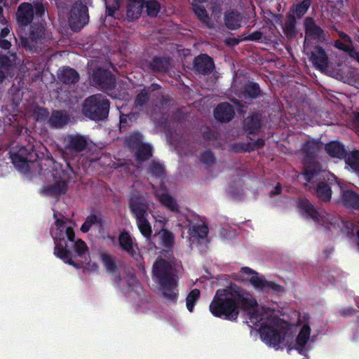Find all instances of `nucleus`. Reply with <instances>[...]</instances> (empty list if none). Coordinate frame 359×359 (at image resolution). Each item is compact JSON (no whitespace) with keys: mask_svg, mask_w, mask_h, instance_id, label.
Wrapping results in <instances>:
<instances>
[{"mask_svg":"<svg viewBox=\"0 0 359 359\" xmlns=\"http://www.w3.org/2000/svg\"><path fill=\"white\" fill-rule=\"evenodd\" d=\"M55 229L51 231V236L54 241V255L76 269L81 268V264L76 263L74 259L72 250L79 257H83L88 251L86 243L81 239L75 240L74 229L72 226H67L66 222L57 218V214L54 213Z\"/></svg>","mask_w":359,"mask_h":359,"instance_id":"nucleus-2","label":"nucleus"},{"mask_svg":"<svg viewBox=\"0 0 359 359\" xmlns=\"http://www.w3.org/2000/svg\"><path fill=\"white\" fill-rule=\"evenodd\" d=\"M34 18V8L30 3H22L18 8L16 19L20 27L31 24Z\"/></svg>","mask_w":359,"mask_h":359,"instance_id":"nucleus-19","label":"nucleus"},{"mask_svg":"<svg viewBox=\"0 0 359 359\" xmlns=\"http://www.w3.org/2000/svg\"><path fill=\"white\" fill-rule=\"evenodd\" d=\"M260 337L267 345L278 349L279 345L285 340V331L283 329L262 323L259 329Z\"/></svg>","mask_w":359,"mask_h":359,"instance_id":"nucleus-10","label":"nucleus"},{"mask_svg":"<svg viewBox=\"0 0 359 359\" xmlns=\"http://www.w3.org/2000/svg\"><path fill=\"white\" fill-rule=\"evenodd\" d=\"M160 203L172 212H180V207L176 200L168 194H163L159 196Z\"/></svg>","mask_w":359,"mask_h":359,"instance_id":"nucleus-41","label":"nucleus"},{"mask_svg":"<svg viewBox=\"0 0 359 359\" xmlns=\"http://www.w3.org/2000/svg\"><path fill=\"white\" fill-rule=\"evenodd\" d=\"M339 313L343 317H348L353 316L355 313V310L352 307H347L340 309Z\"/></svg>","mask_w":359,"mask_h":359,"instance_id":"nucleus-60","label":"nucleus"},{"mask_svg":"<svg viewBox=\"0 0 359 359\" xmlns=\"http://www.w3.org/2000/svg\"><path fill=\"white\" fill-rule=\"evenodd\" d=\"M311 4V0H303L299 3L294 4L290 8V12H292V14H295L297 18L300 19L306 13Z\"/></svg>","mask_w":359,"mask_h":359,"instance_id":"nucleus-42","label":"nucleus"},{"mask_svg":"<svg viewBox=\"0 0 359 359\" xmlns=\"http://www.w3.org/2000/svg\"><path fill=\"white\" fill-rule=\"evenodd\" d=\"M334 46L336 48L348 53V56L351 59L356 60L359 63V52L355 50L353 44H348L338 39L334 41Z\"/></svg>","mask_w":359,"mask_h":359,"instance_id":"nucleus-39","label":"nucleus"},{"mask_svg":"<svg viewBox=\"0 0 359 359\" xmlns=\"http://www.w3.org/2000/svg\"><path fill=\"white\" fill-rule=\"evenodd\" d=\"M296 25V17L294 16V14L290 13L287 16L285 25L283 27V32L287 38L293 39L296 36L297 34Z\"/></svg>","mask_w":359,"mask_h":359,"instance_id":"nucleus-35","label":"nucleus"},{"mask_svg":"<svg viewBox=\"0 0 359 359\" xmlns=\"http://www.w3.org/2000/svg\"><path fill=\"white\" fill-rule=\"evenodd\" d=\"M46 27L43 23H33L30 26L29 36L20 37V45L22 48L30 53L41 51V45L44 40Z\"/></svg>","mask_w":359,"mask_h":359,"instance_id":"nucleus-9","label":"nucleus"},{"mask_svg":"<svg viewBox=\"0 0 359 359\" xmlns=\"http://www.w3.org/2000/svg\"><path fill=\"white\" fill-rule=\"evenodd\" d=\"M160 237L161 240V244L165 248L171 249L172 248L175 236L171 231L167 229H162L160 232Z\"/></svg>","mask_w":359,"mask_h":359,"instance_id":"nucleus-48","label":"nucleus"},{"mask_svg":"<svg viewBox=\"0 0 359 359\" xmlns=\"http://www.w3.org/2000/svg\"><path fill=\"white\" fill-rule=\"evenodd\" d=\"M318 182L316 188V194L318 198L323 202H329L332 198V187L337 185L340 187L341 185L339 179L330 172L323 170L321 168L320 173L313 182H307L310 184Z\"/></svg>","mask_w":359,"mask_h":359,"instance_id":"nucleus-7","label":"nucleus"},{"mask_svg":"<svg viewBox=\"0 0 359 359\" xmlns=\"http://www.w3.org/2000/svg\"><path fill=\"white\" fill-rule=\"evenodd\" d=\"M118 240L121 249L130 257L137 259L140 257L138 248L137 244L134 243L129 232L126 231L121 232Z\"/></svg>","mask_w":359,"mask_h":359,"instance_id":"nucleus-15","label":"nucleus"},{"mask_svg":"<svg viewBox=\"0 0 359 359\" xmlns=\"http://www.w3.org/2000/svg\"><path fill=\"white\" fill-rule=\"evenodd\" d=\"M338 35H339V38L341 39V41H342L348 44H352V39L350 37V36L348 34H347L346 33H345L342 31H340L338 32Z\"/></svg>","mask_w":359,"mask_h":359,"instance_id":"nucleus-63","label":"nucleus"},{"mask_svg":"<svg viewBox=\"0 0 359 359\" xmlns=\"http://www.w3.org/2000/svg\"><path fill=\"white\" fill-rule=\"evenodd\" d=\"M242 271L248 275H252L250 278V284L257 290L264 292V287L266 280L258 276L257 272L252 269L245 266L242 268Z\"/></svg>","mask_w":359,"mask_h":359,"instance_id":"nucleus-32","label":"nucleus"},{"mask_svg":"<svg viewBox=\"0 0 359 359\" xmlns=\"http://www.w3.org/2000/svg\"><path fill=\"white\" fill-rule=\"evenodd\" d=\"M321 145L322 142L320 140L313 139L306 141L302 145V150L304 154L302 175L306 182H313L320 173L322 165L315 158Z\"/></svg>","mask_w":359,"mask_h":359,"instance_id":"nucleus-4","label":"nucleus"},{"mask_svg":"<svg viewBox=\"0 0 359 359\" xmlns=\"http://www.w3.org/2000/svg\"><path fill=\"white\" fill-rule=\"evenodd\" d=\"M13 67L12 60L6 55H0V83L6 78L8 72Z\"/></svg>","mask_w":359,"mask_h":359,"instance_id":"nucleus-43","label":"nucleus"},{"mask_svg":"<svg viewBox=\"0 0 359 359\" xmlns=\"http://www.w3.org/2000/svg\"><path fill=\"white\" fill-rule=\"evenodd\" d=\"M208 227L205 224L193 225L189 229L190 241L194 242L199 238H205L208 234Z\"/></svg>","mask_w":359,"mask_h":359,"instance_id":"nucleus-36","label":"nucleus"},{"mask_svg":"<svg viewBox=\"0 0 359 359\" xmlns=\"http://www.w3.org/2000/svg\"><path fill=\"white\" fill-rule=\"evenodd\" d=\"M55 182L43 188V193L47 196H57L65 194L68 189V183L71 180L70 174L65 170H61L54 175Z\"/></svg>","mask_w":359,"mask_h":359,"instance_id":"nucleus-11","label":"nucleus"},{"mask_svg":"<svg viewBox=\"0 0 359 359\" xmlns=\"http://www.w3.org/2000/svg\"><path fill=\"white\" fill-rule=\"evenodd\" d=\"M243 95L245 97L255 100L262 96V92L257 83L249 81L244 86Z\"/></svg>","mask_w":359,"mask_h":359,"instance_id":"nucleus-38","label":"nucleus"},{"mask_svg":"<svg viewBox=\"0 0 359 359\" xmlns=\"http://www.w3.org/2000/svg\"><path fill=\"white\" fill-rule=\"evenodd\" d=\"M100 257L107 272L112 276V280L114 283L116 285H119L121 281V276L116 262V257L106 253L101 254Z\"/></svg>","mask_w":359,"mask_h":359,"instance_id":"nucleus-16","label":"nucleus"},{"mask_svg":"<svg viewBox=\"0 0 359 359\" xmlns=\"http://www.w3.org/2000/svg\"><path fill=\"white\" fill-rule=\"evenodd\" d=\"M147 172L154 177L163 178L165 176V170L164 165L159 161H151L148 167Z\"/></svg>","mask_w":359,"mask_h":359,"instance_id":"nucleus-40","label":"nucleus"},{"mask_svg":"<svg viewBox=\"0 0 359 359\" xmlns=\"http://www.w3.org/2000/svg\"><path fill=\"white\" fill-rule=\"evenodd\" d=\"M263 34L259 31H255L250 34L248 39L250 41H260L262 39Z\"/></svg>","mask_w":359,"mask_h":359,"instance_id":"nucleus-62","label":"nucleus"},{"mask_svg":"<svg viewBox=\"0 0 359 359\" xmlns=\"http://www.w3.org/2000/svg\"><path fill=\"white\" fill-rule=\"evenodd\" d=\"M106 4V16L112 17L114 16L115 12L119 8V3L118 0H114V4L112 6L108 4L105 2Z\"/></svg>","mask_w":359,"mask_h":359,"instance_id":"nucleus-57","label":"nucleus"},{"mask_svg":"<svg viewBox=\"0 0 359 359\" xmlns=\"http://www.w3.org/2000/svg\"><path fill=\"white\" fill-rule=\"evenodd\" d=\"M200 296V290L196 288L191 290V292L187 294L186 298V306L189 312L194 311V306L197 301L199 299Z\"/></svg>","mask_w":359,"mask_h":359,"instance_id":"nucleus-47","label":"nucleus"},{"mask_svg":"<svg viewBox=\"0 0 359 359\" xmlns=\"http://www.w3.org/2000/svg\"><path fill=\"white\" fill-rule=\"evenodd\" d=\"M93 83L103 90H113L116 87V79L114 74L107 69L97 68L92 74Z\"/></svg>","mask_w":359,"mask_h":359,"instance_id":"nucleus-12","label":"nucleus"},{"mask_svg":"<svg viewBox=\"0 0 359 359\" xmlns=\"http://www.w3.org/2000/svg\"><path fill=\"white\" fill-rule=\"evenodd\" d=\"M201 161L206 165H211L215 163V158L211 151H205L201 155Z\"/></svg>","mask_w":359,"mask_h":359,"instance_id":"nucleus-53","label":"nucleus"},{"mask_svg":"<svg viewBox=\"0 0 359 359\" xmlns=\"http://www.w3.org/2000/svg\"><path fill=\"white\" fill-rule=\"evenodd\" d=\"M152 278L158 285L167 302L176 304L178 299V278L171 263L163 258H158L152 266Z\"/></svg>","mask_w":359,"mask_h":359,"instance_id":"nucleus-3","label":"nucleus"},{"mask_svg":"<svg viewBox=\"0 0 359 359\" xmlns=\"http://www.w3.org/2000/svg\"><path fill=\"white\" fill-rule=\"evenodd\" d=\"M257 306V300L250 294L236 284L231 283L216 291L209 310L215 317L236 321L240 309L248 311Z\"/></svg>","mask_w":359,"mask_h":359,"instance_id":"nucleus-1","label":"nucleus"},{"mask_svg":"<svg viewBox=\"0 0 359 359\" xmlns=\"http://www.w3.org/2000/svg\"><path fill=\"white\" fill-rule=\"evenodd\" d=\"M64 144L66 150L80 153L86 149L88 142L86 137L76 133L67 135L64 139Z\"/></svg>","mask_w":359,"mask_h":359,"instance_id":"nucleus-13","label":"nucleus"},{"mask_svg":"<svg viewBox=\"0 0 359 359\" xmlns=\"http://www.w3.org/2000/svg\"><path fill=\"white\" fill-rule=\"evenodd\" d=\"M94 225H98L100 229H102L103 219L101 213L98 212L97 214L89 215L81 225L80 229L83 233H87Z\"/></svg>","mask_w":359,"mask_h":359,"instance_id":"nucleus-33","label":"nucleus"},{"mask_svg":"<svg viewBox=\"0 0 359 359\" xmlns=\"http://www.w3.org/2000/svg\"><path fill=\"white\" fill-rule=\"evenodd\" d=\"M311 327L308 324L304 325L296 337L295 348L303 355L305 353V346L309 340Z\"/></svg>","mask_w":359,"mask_h":359,"instance_id":"nucleus-29","label":"nucleus"},{"mask_svg":"<svg viewBox=\"0 0 359 359\" xmlns=\"http://www.w3.org/2000/svg\"><path fill=\"white\" fill-rule=\"evenodd\" d=\"M144 8V0H127L126 18L128 21L137 20Z\"/></svg>","mask_w":359,"mask_h":359,"instance_id":"nucleus-24","label":"nucleus"},{"mask_svg":"<svg viewBox=\"0 0 359 359\" xmlns=\"http://www.w3.org/2000/svg\"><path fill=\"white\" fill-rule=\"evenodd\" d=\"M153 155L152 147L147 143H142L136 148L135 159L138 163L149 160Z\"/></svg>","mask_w":359,"mask_h":359,"instance_id":"nucleus-34","label":"nucleus"},{"mask_svg":"<svg viewBox=\"0 0 359 359\" xmlns=\"http://www.w3.org/2000/svg\"><path fill=\"white\" fill-rule=\"evenodd\" d=\"M91 4V0H76L72 4L68 18V23L72 31L79 32L88 23V5Z\"/></svg>","mask_w":359,"mask_h":359,"instance_id":"nucleus-8","label":"nucleus"},{"mask_svg":"<svg viewBox=\"0 0 359 359\" xmlns=\"http://www.w3.org/2000/svg\"><path fill=\"white\" fill-rule=\"evenodd\" d=\"M194 70L200 74L206 75L215 68L213 60L207 54L196 56L193 63Z\"/></svg>","mask_w":359,"mask_h":359,"instance_id":"nucleus-18","label":"nucleus"},{"mask_svg":"<svg viewBox=\"0 0 359 359\" xmlns=\"http://www.w3.org/2000/svg\"><path fill=\"white\" fill-rule=\"evenodd\" d=\"M34 14L35 13L36 16L38 18H42L45 15V8L43 4L40 2H36L34 4Z\"/></svg>","mask_w":359,"mask_h":359,"instance_id":"nucleus-59","label":"nucleus"},{"mask_svg":"<svg viewBox=\"0 0 359 359\" xmlns=\"http://www.w3.org/2000/svg\"><path fill=\"white\" fill-rule=\"evenodd\" d=\"M311 60L313 65L319 69H323L328 66V57L324 48L320 46H316L311 53Z\"/></svg>","mask_w":359,"mask_h":359,"instance_id":"nucleus-27","label":"nucleus"},{"mask_svg":"<svg viewBox=\"0 0 359 359\" xmlns=\"http://www.w3.org/2000/svg\"><path fill=\"white\" fill-rule=\"evenodd\" d=\"M327 154L334 158L344 159L347 156V151L344 144L339 141H332L325 146Z\"/></svg>","mask_w":359,"mask_h":359,"instance_id":"nucleus-26","label":"nucleus"},{"mask_svg":"<svg viewBox=\"0 0 359 359\" xmlns=\"http://www.w3.org/2000/svg\"><path fill=\"white\" fill-rule=\"evenodd\" d=\"M150 97V92L145 88L142 89L137 95L135 99L134 104L136 107H144Z\"/></svg>","mask_w":359,"mask_h":359,"instance_id":"nucleus-50","label":"nucleus"},{"mask_svg":"<svg viewBox=\"0 0 359 359\" xmlns=\"http://www.w3.org/2000/svg\"><path fill=\"white\" fill-rule=\"evenodd\" d=\"M129 208L135 215L136 221L148 217V205L139 198H132L129 202Z\"/></svg>","mask_w":359,"mask_h":359,"instance_id":"nucleus-25","label":"nucleus"},{"mask_svg":"<svg viewBox=\"0 0 359 359\" xmlns=\"http://www.w3.org/2000/svg\"><path fill=\"white\" fill-rule=\"evenodd\" d=\"M265 144V140L262 138H259L257 140H251L249 142L250 151H254L263 147Z\"/></svg>","mask_w":359,"mask_h":359,"instance_id":"nucleus-58","label":"nucleus"},{"mask_svg":"<svg viewBox=\"0 0 359 359\" xmlns=\"http://www.w3.org/2000/svg\"><path fill=\"white\" fill-rule=\"evenodd\" d=\"M70 118L63 110H53L48 119V125L51 128L61 129L68 124Z\"/></svg>","mask_w":359,"mask_h":359,"instance_id":"nucleus-23","label":"nucleus"},{"mask_svg":"<svg viewBox=\"0 0 359 359\" xmlns=\"http://www.w3.org/2000/svg\"><path fill=\"white\" fill-rule=\"evenodd\" d=\"M148 69L153 73H166L170 68V60L168 57L154 56L146 62Z\"/></svg>","mask_w":359,"mask_h":359,"instance_id":"nucleus-22","label":"nucleus"},{"mask_svg":"<svg viewBox=\"0 0 359 359\" xmlns=\"http://www.w3.org/2000/svg\"><path fill=\"white\" fill-rule=\"evenodd\" d=\"M144 8L148 16L155 18L161 11V4L157 0H144Z\"/></svg>","mask_w":359,"mask_h":359,"instance_id":"nucleus-44","label":"nucleus"},{"mask_svg":"<svg viewBox=\"0 0 359 359\" xmlns=\"http://www.w3.org/2000/svg\"><path fill=\"white\" fill-rule=\"evenodd\" d=\"M355 225L351 222H343L342 231L346 233L348 237L351 238L355 235Z\"/></svg>","mask_w":359,"mask_h":359,"instance_id":"nucleus-54","label":"nucleus"},{"mask_svg":"<svg viewBox=\"0 0 359 359\" xmlns=\"http://www.w3.org/2000/svg\"><path fill=\"white\" fill-rule=\"evenodd\" d=\"M137 226L142 233V235L147 239L149 240L151 238L152 233L151 226L148 220V218H144L136 221Z\"/></svg>","mask_w":359,"mask_h":359,"instance_id":"nucleus-46","label":"nucleus"},{"mask_svg":"<svg viewBox=\"0 0 359 359\" xmlns=\"http://www.w3.org/2000/svg\"><path fill=\"white\" fill-rule=\"evenodd\" d=\"M262 125V115L257 112L244 119L243 129L248 135H257Z\"/></svg>","mask_w":359,"mask_h":359,"instance_id":"nucleus-21","label":"nucleus"},{"mask_svg":"<svg viewBox=\"0 0 359 359\" xmlns=\"http://www.w3.org/2000/svg\"><path fill=\"white\" fill-rule=\"evenodd\" d=\"M134 118V114H121L119 118V128L121 132H124L130 126L132 119Z\"/></svg>","mask_w":359,"mask_h":359,"instance_id":"nucleus-52","label":"nucleus"},{"mask_svg":"<svg viewBox=\"0 0 359 359\" xmlns=\"http://www.w3.org/2000/svg\"><path fill=\"white\" fill-rule=\"evenodd\" d=\"M235 116L234 107L229 102H221L214 110L215 118L221 123H228Z\"/></svg>","mask_w":359,"mask_h":359,"instance_id":"nucleus-17","label":"nucleus"},{"mask_svg":"<svg viewBox=\"0 0 359 359\" xmlns=\"http://www.w3.org/2000/svg\"><path fill=\"white\" fill-rule=\"evenodd\" d=\"M338 35H339V38L341 39V41H342L348 44H352V39L350 37V36L348 34H347L346 33H345L342 31H340L338 32Z\"/></svg>","mask_w":359,"mask_h":359,"instance_id":"nucleus-64","label":"nucleus"},{"mask_svg":"<svg viewBox=\"0 0 359 359\" xmlns=\"http://www.w3.org/2000/svg\"><path fill=\"white\" fill-rule=\"evenodd\" d=\"M110 102L101 94L93 95L83 102V114L93 121H102L108 117Z\"/></svg>","mask_w":359,"mask_h":359,"instance_id":"nucleus-5","label":"nucleus"},{"mask_svg":"<svg viewBox=\"0 0 359 359\" xmlns=\"http://www.w3.org/2000/svg\"><path fill=\"white\" fill-rule=\"evenodd\" d=\"M231 149L233 151L236 153H243L246 151H251L250 149L249 142L248 144L245 143H236L232 145Z\"/></svg>","mask_w":359,"mask_h":359,"instance_id":"nucleus-56","label":"nucleus"},{"mask_svg":"<svg viewBox=\"0 0 359 359\" xmlns=\"http://www.w3.org/2000/svg\"><path fill=\"white\" fill-rule=\"evenodd\" d=\"M304 26L306 36L321 42L325 41L327 32H325L320 26L317 25L313 18H306L304 21Z\"/></svg>","mask_w":359,"mask_h":359,"instance_id":"nucleus-14","label":"nucleus"},{"mask_svg":"<svg viewBox=\"0 0 359 359\" xmlns=\"http://www.w3.org/2000/svg\"><path fill=\"white\" fill-rule=\"evenodd\" d=\"M9 154L12 163L19 171L24 173L29 170V163H34L39 158L35 146L30 142L26 146L13 148Z\"/></svg>","mask_w":359,"mask_h":359,"instance_id":"nucleus-6","label":"nucleus"},{"mask_svg":"<svg viewBox=\"0 0 359 359\" xmlns=\"http://www.w3.org/2000/svg\"><path fill=\"white\" fill-rule=\"evenodd\" d=\"M269 290H271V291L276 292H283L284 287L282 285H280L273 281L266 280L265 287H264V292H269Z\"/></svg>","mask_w":359,"mask_h":359,"instance_id":"nucleus-55","label":"nucleus"},{"mask_svg":"<svg viewBox=\"0 0 359 359\" xmlns=\"http://www.w3.org/2000/svg\"><path fill=\"white\" fill-rule=\"evenodd\" d=\"M192 9L197 18L203 24L208 25L210 18L204 6L198 4H192Z\"/></svg>","mask_w":359,"mask_h":359,"instance_id":"nucleus-45","label":"nucleus"},{"mask_svg":"<svg viewBox=\"0 0 359 359\" xmlns=\"http://www.w3.org/2000/svg\"><path fill=\"white\" fill-rule=\"evenodd\" d=\"M33 115L35 119L39 122L48 121L50 117V113L47 108L37 106L33 111Z\"/></svg>","mask_w":359,"mask_h":359,"instance_id":"nucleus-49","label":"nucleus"},{"mask_svg":"<svg viewBox=\"0 0 359 359\" xmlns=\"http://www.w3.org/2000/svg\"><path fill=\"white\" fill-rule=\"evenodd\" d=\"M242 19L243 17L238 11L232 10L225 13L224 24L230 29H236L241 27Z\"/></svg>","mask_w":359,"mask_h":359,"instance_id":"nucleus-31","label":"nucleus"},{"mask_svg":"<svg viewBox=\"0 0 359 359\" xmlns=\"http://www.w3.org/2000/svg\"><path fill=\"white\" fill-rule=\"evenodd\" d=\"M59 80L65 84H74L79 81V74L73 68L69 67H64L57 74Z\"/></svg>","mask_w":359,"mask_h":359,"instance_id":"nucleus-30","label":"nucleus"},{"mask_svg":"<svg viewBox=\"0 0 359 359\" xmlns=\"http://www.w3.org/2000/svg\"><path fill=\"white\" fill-rule=\"evenodd\" d=\"M346 163V168L359 175V150H353L348 152L347 156L344 158Z\"/></svg>","mask_w":359,"mask_h":359,"instance_id":"nucleus-37","label":"nucleus"},{"mask_svg":"<svg viewBox=\"0 0 359 359\" xmlns=\"http://www.w3.org/2000/svg\"><path fill=\"white\" fill-rule=\"evenodd\" d=\"M298 208L301 210L302 215L312 219L316 222H319L320 214L310 201L306 198L299 200Z\"/></svg>","mask_w":359,"mask_h":359,"instance_id":"nucleus-28","label":"nucleus"},{"mask_svg":"<svg viewBox=\"0 0 359 359\" xmlns=\"http://www.w3.org/2000/svg\"><path fill=\"white\" fill-rule=\"evenodd\" d=\"M142 135L140 133L136 132L130 134L126 137V142L130 147L137 148L140 144H142Z\"/></svg>","mask_w":359,"mask_h":359,"instance_id":"nucleus-51","label":"nucleus"},{"mask_svg":"<svg viewBox=\"0 0 359 359\" xmlns=\"http://www.w3.org/2000/svg\"><path fill=\"white\" fill-rule=\"evenodd\" d=\"M340 190L341 204L348 209L359 210V194L352 189H344L342 184Z\"/></svg>","mask_w":359,"mask_h":359,"instance_id":"nucleus-20","label":"nucleus"},{"mask_svg":"<svg viewBox=\"0 0 359 359\" xmlns=\"http://www.w3.org/2000/svg\"><path fill=\"white\" fill-rule=\"evenodd\" d=\"M203 137L205 140L208 141H211L217 138L215 133L209 128H207L206 130L203 132Z\"/></svg>","mask_w":359,"mask_h":359,"instance_id":"nucleus-61","label":"nucleus"}]
</instances>
